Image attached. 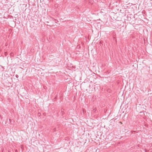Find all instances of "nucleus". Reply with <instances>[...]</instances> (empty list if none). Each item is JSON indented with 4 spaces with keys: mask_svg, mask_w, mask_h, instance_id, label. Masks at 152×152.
<instances>
[{
    "mask_svg": "<svg viewBox=\"0 0 152 152\" xmlns=\"http://www.w3.org/2000/svg\"><path fill=\"white\" fill-rule=\"evenodd\" d=\"M85 86H87V87H88V83H82V84H81V87H82V88H83V87Z\"/></svg>",
    "mask_w": 152,
    "mask_h": 152,
    "instance_id": "nucleus-1",
    "label": "nucleus"
},
{
    "mask_svg": "<svg viewBox=\"0 0 152 152\" xmlns=\"http://www.w3.org/2000/svg\"><path fill=\"white\" fill-rule=\"evenodd\" d=\"M16 77H17V78H18V75H16Z\"/></svg>",
    "mask_w": 152,
    "mask_h": 152,
    "instance_id": "nucleus-2",
    "label": "nucleus"
},
{
    "mask_svg": "<svg viewBox=\"0 0 152 152\" xmlns=\"http://www.w3.org/2000/svg\"><path fill=\"white\" fill-rule=\"evenodd\" d=\"M12 53H11V55H12Z\"/></svg>",
    "mask_w": 152,
    "mask_h": 152,
    "instance_id": "nucleus-3",
    "label": "nucleus"
},
{
    "mask_svg": "<svg viewBox=\"0 0 152 152\" xmlns=\"http://www.w3.org/2000/svg\"><path fill=\"white\" fill-rule=\"evenodd\" d=\"M12 53H11V55H12Z\"/></svg>",
    "mask_w": 152,
    "mask_h": 152,
    "instance_id": "nucleus-4",
    "label": "nucleus"
},
{
    "mask_svg": "<svg viewBox=\"0 0 152 152\" xmlns=\"http://www.w3.org/2000/svg\"><path fill=\"white\" fill-rule=\"evenodd\" d=\"M123 94H122V95H123Z\"/></svg>",
    "mask_w": 152,
    "mask_h": 152,
    "instance_id": "nucleus-5",
    "label": "nucleus"
}]
</instances>
